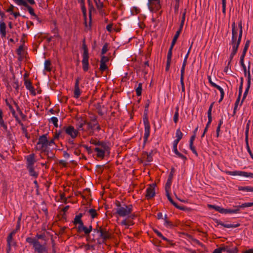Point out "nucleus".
Segmentation results:
<instances>
[{"instance_id":"obj_41","label":"nucleus","mask_w":253,"mask_h":253,"mask_svg":"<svg viewBox=\"0 0 253 253\" xmlns=\"http://www.w3.org/2000/svg\"><path fill=\"white\" fill-rule=\"evenodd\" d=\"M238 25H239V27L240 28V30H239V34L238 38V41L241 42V39H242V33H243V28H242V21H240Z\"/></svg>"},{"instance_id":"obj_47","label":"nucleus","mask_w":253,"mask_h":253,"mask_svg":"<svg viewBox=\"0 0 253 253\" xmlns=\"http://www.w3.org/2000/svg\"><path fill=\"white\" fill-rule=\"evenodd\" d=\"M245 142H246V148H247V151H248V153H249L251 157L253 158V154L252 153V152L250 149V146H249V140H245Z\"/></svg>"},{"instance_id":"obj_2","label":"nucleus","mask_w":253,"mask_h":253,"mask_svg":"<svg viewBox=\"0 0 253 253\" xmlns=\"http://www.w3.org/2000/svg\"><path fill=\"white\" fill-rule=\"evenodd\" d=\"M43 238H26V241L33 246L37 253H47L48 245Z\"/></svg>"},{"instance_id":"obj_33","label":"nucleus","mask_w":253,"mask_h":253,"mask_svg":"<svg viewBox=\"0 0 253 253\" xmlns=\"http://www.w3.org/2000/svg\"><path fill=\"white\" fill-rule=\"evenodd\" d=\"M81 9L83 12L84 21V25L85 27H87V17H86V10L85 6V4L84 5H81Z\"/></svg>"},{"instance_id":"obj_38","label":"nucleus","mask_w":253,"mask_h":253,"mask_svg":"<svg viewBox=\"0 0 253 253\" xmlns=\"http://www.w3.org/2000/svg\"><path fill=\"white\" fill-rule=\"evenodd\" d=\"M172 179L170 178H168L167 183L165 185V191H169L170 189V186L172 183Z\"/></svg>"},{"instance_id":"obj_7","label":"nucleus","mask_w":253,"mask_h":253,"mask_svg":"<svg viewBox=\"0 0 253 253\" xmlns=\"http://www.w3.org/2000/svg\"><path fill=\"white\" fill-rule=\"evenodd\" d=\"M143 121L144 125V143H145L150 135V125L148 120V113H144Z\"/></svg>"},{"instance_id":"obj_28","label":"nucleus","mask_w":253,"mask_h":253,"mask_svg":"<svg viewBox=\"0 0 253 253\" xmlns=\"http://www.w3.org/2000/svg\"><path fill=\"white\" fill-rule=\"evenodd\" d=\"M250 40H247L246 42V43H245V46H244V49H243V52H242V54L240 57V61H244V58H245V56L246 55V52L248 50V49L249 47V45H250Z\"/></svg>"},{"instance_id":"obj_13","label":"nucleus","mask_w":253,"mask_h":253,"mask_svg":"<svg viewBox=\"0 0 253 253\" xmlns=\"http://www.w3.org/2000/svg\"><path fill=\"white\" fill-rule=\"evenodd\" d=\"M225 172L230 175H240V176H243L245 177H253V173L251 172H247L246 171H239V170H235L233 171H228L226 170L225 171Z\"/></svg>"},{"instance_id":"obj_58","label":"nucleus","mask_w":253,"mask_h":253,"mask_svg":"<svg viewBox=\"0 0 253 253\" xmlns=\"http://www.w3.org/2000/svg\"><path fill=\"white\" fill-rule=\"evenodd\" d=\"M175 155H177V157L181 158L184 161L187 160V158L185 156H184L183 154H182L181 153L179 152L178 151H177V152L175 153Z\"/></svg>"},{"instance_id":"obj_30","label":"nucleus","mask_w":253,"mask_h":253,"mask_svg":"<svg viewBox=\"0 0 253 253\" xmlns=\"http://www.w3.org/2000/svg\"><path fill=\"white\" fill-rule=\"evenodd\" d=\"M88 7H89V28L91 29V10L94 8L93 5L91 3V0H87Z\"/></svg>"},{"instance_id":"obj_11","label":"nucleus","mask_w":253,"mask_h":253,"mask_svg":"<svg viewBox=\"0 0 253 253\" xmlns=\"http://www.w3.org/2000/svg\"><path fill=\"white\" fill-rule=\"evenodd\" d=\"M5 104L7 106H8L9 109L10 110L12 116L15 118L16 121L18 123V124L20 125L21 126H23V124L22 123L21 120L19 119V117H18L16 113V112L14 108H13L12 106L11 105V103L13 102H11V99L10 101H8L7 99L5 100Z\"/></svg>"},{"instance_id":"obj_24","label":"nucleus","mask_w":253,"mask_h":253,"mask_svg":"<svg viewBox=\"0 0 253 253\" xmlns=\"http://www.w3.org/2000/svg\"><path fill=\"white\" fill-rule=\"evenodd\" d=\"M24 84L26 88L28 89L33 95H36L35 89L33 86L32 83L30 81L25 80L24 82Z\"/></svg>"},{"instance_id":"obj_50","label":"nucleus","mask_w":253,"mask_h":253,"mask_svg":"<svg viewBox=\"0 0 253 253\" xmlns=\"http://www.w3.org/2000/svg\"><path fill=\"white\" fill-rule=\"evenodd\" d=\"M94 1L95 3L97 8L98 10H101L104 6L103 3L102 2H98L97 0H94Z\"/></svg>"},{"instance_id":"obj_45","label":"nucleus","mask_w":253,"mask_h":253,"mask_svg":"<svg viewBox=\"0 0 253 253\" xmlns=\"http://www.w3.org/2000/svg\"><path fill=\"white\" fill-rule=\"evenodd\" d=\"M122 224L127 226H129L130 225H133L134 222H133L132 220H131L125 219L122 221Z\"/></svg>"},{"instance_id":"obj_26","label":"nucleus","mask_w":253,"mask_h":253,"mask_svg":"<svg viewBox=\"0 0 253 253\" xmlns=\"http://www.w3.org/2000/svg\"><path fill=\"white\" fill-rule=\"evenodd\" d=\"M164 219V225L166 227L172 228L175 226L174 224L169 219L167 214L165 215Z\"/></svg>"},{"instance_id":"obj_27","label":"nucleus","mask_w":253,"mask_h":253,"mask_svg":"<svg viewBox=\"0 0 253 253\" xmlns=\"http://www.w3.org/2000/svg\"><path fill=\"white\" fill-rule=\"evenodd\" d=\"M0 34L1 38L6 36V25L3 22V20L0 21Z\"/></svg>"},{"instance_id":"obj_36","label":"nucleus","mask_w":253,"mask_h":253,"mask_svg":"<svg viewBox=\"0 0 253 253\" xmlns=\"http://www.w3.org/2000/svg\"><path fill=\"white\" fill-rule=\"evenodd\" d=\"M238 189L239 191H244L247 192H253V187L250 186H238Z\"/></svg>"},{"instance_id":"obj_16","label":"nucleus","mask_w":253,"mask_h":253,"mask_svg":"<svg viewBox=\"0 0 253 253\" xmlns=\"http://www.w3.org/2000/svg\"><path fill=\"white\" fill-rule=\"evenodd\" d=\"M148 6L149 10L153 12H156L161 8L160 0L152 1V3H148Z\"/></svg>"},{"instance_id":"obj_52","label":"nucleus","mask_w":253,"mask_h":253,"mask_svg":"<svg viewBox=\"0 0 253 253\" xmlns=\"http://www.w3.org/2000/svg\"><path fill=\"white\" fill-rule=\"evenodd\" d=\"M250 121H249L248 123L247 124L245 131V140H249V123Z\"/></svg>"},{"instance_id":"obj_48","label":"nucleus","mask_w":253,"mask_h":253,"mask_svg":"<svg viewBox=\"0 0 253 253\" xmlns=\"http://www.w3.org/2000/svg\"><path fill=\"white\" fill-rule=\"evenodd\" d=\"M253 206V203H245L241 205L238 206V207L241 208H244L246 207H250Z\"/></svg>"},{"instance_id":"obj_51","label":"nucleus","mask_w":253,"mask_h":253,"mask_svg":"<svg viewBox=\"0 0 253 253\" xmlns=\"http://www.w3.org/2000/svg\"><path fill=\"white\" fill-rule=\"evenodd\" d=\"M108 44L107 42L104 44V45L103 46V47L102 48V50H101V54L102 55H104V54H105L106 53V52L108 50Z\"/></svg>"},{"instance_id":"obj_39","label":"nucleus","mask_w":253,"mask_h":253,"mask_svg":"<svg viewBox=\"0 0 253 253\" xmlns=\"http://www.w3.org/2000/svg\"><path fill=\"white\" fill-rule=\"evenodd\" d=\"M142 90V84L140 83L138 84V86L136 87L135 90L137 96H140L141 95Z\"/></svg>"},{"instance_id":"obj_57","label":"nucleus","mask_w":253,"mask_h":253,"mask_svg":"<svg viewBox=\"0 0 253 253\" xmlns=\"http://www.w3.org/2000/svg\"><path fill=\"white\" fill-rule=\"evenodd\" d=\"M240 62L241 66L242 67V68L244 70L245 76H247V75L248 76V72H247L246 66L244 64V61H240Z\"/></svg>"},{"instance_id":"obj_20","label":"nucleus","mask_w":253,"mask_h":253,"mask_svg":"<svg viewBox=\"0 0 253 253\" xmlns=\"http://www.w3.org/2000/svg\"><path fill=\"white\" fill-rule=\"evenodd\" d=\"M166 196L169 200V201L170 202V203L174 206L176 208L185 211L186 208L184 206H179L177 205L176 203H175L172 199L171 196H170L169 191H166Z\"/></svg>"},{"instance_id":"obj_15","label":"nucleus","mask_w":253,"mask_h":253,"mask_svg":"<svg viewBox=\"0 0 253 253\" xmlns=\"http://www.w3.org/2000/svg\"><path fill=\"white\" fill-rule=\"evenodd\" d=\"M248 81H247V86L246 88V90H245V91L244 92V95H243V98H242V101H241V105L242 104V103H243V102L244 101V100L245 99L248 93V92H249V89H250V86H251V73H250V62H249V65H248Z\"/></svg>"},{"instance_id":"obj_40","label":"nucleus","mask_w":253,"mask_h":253,"mask_svg":"<svg viewBox=\"0 0 253 253\" xmlns=\"http://www.w3.org/2000/svg\"><path fill=\"white\" fill-rule=\"evenodd\" d=\"M179 108L178 107H176L175 108V112L173 116V121L176 124L178 121V117H179Z\"/></svg>"},{"instance_id":"obj_32","label":"nucleus","mask_w":253,"mask_h":253,"mask_svg":"<svg viewBox=\"0 0 253 253\" xmlns=\"http://www.w3.org/2000/svg\"><path fill=\"white\" fill-rule=\"evenodd\" d=\"M81 9L83 12L84 21V25L85 27H87V17H86V10L85 6V4L84 5H81Z\"/></svg>"},{"instance_id":"obj_4","label":"nucleus","mask_w":253,"mask_h":253,"mask_svg":"<svg viewBox=\"0 0 253 253\" xmlns=\"http://www.w3.org/2000/svg\"><path fill=\"white\" fill-rule=\"evenodd\" d=\"M115 204L117 207L116 214L120 217H125L129 215L132 211L133 206L131 204H121L119 201H116Z\"/></svg>"},{"instance_id":"obj_44","label":"nucleus","mask_w":253,"mask_h":253,"mask_svg":"<svg viewBox=\"0 0 253 253\" xmlns=\"http://www.w3.org/2000/svg\"><path fill=\"white\" fill-rule=\"evenodd\" d=\"M0 126L2 127L5 131H7V126L6 124L5 123L3 119V116L0 117Z\"/></svg>"},{"instance_id":"obj_49","label":"nucleus","mask_w":253,"mask_h":253,"mask_svg":"<svg viewBox=\"0 0 253 253\" xmlns=\"http://www.w3.org/2000/svg\"><path fill=\"white\" fill-rule=\"evenodd\" d=\"M179 142L178 140H174L173 142V151L174 153L178 151L177 149V146Z\"/></svg>"},{"instance_id":"obj_61","label":"nucleus","mask_w":253,"mask_h":253,"mask_svg":"<svg viewBox=\"0 0 253 253\" xmlns=\"http://www.w3.org/2000/svg\"><path fill=\"white\" fill-rule=\"evenodd\" d=\"M214 104V102H213L210 105L209 110L208 111V116H211V111H212V109Z\"/></svg>"},{"instance_id":"obj_62","label":"nucleus","mask_w":253,"mask_h":253,"mask_svg":"<svg viewBox=\"0 0 253 253\" xmlns=\"http://www.w3.org/2000/svg\"><path fill=\"white\" fill-rule=\"evenodd\" d=\"M58 163H59V164L60 165L62 166L63 167H64V168L67 167L68 163L65 161L61 160L59 161Z\"/></svg>"},{"instance_id":"obj_34","label":"nucleus","mask_w":253,"mask_h":253,"mask_svg":"<svg viewBox=\"0 0 253 253\" xmlns=\"http://www.w3.org/2000/svg\"><path fill=\"white\" fill-rule=\"evenodd\" d=\"M7 242L8 246L7 253H9L11 247L15 245V242L14 241V238H7Z\"/></svg>"},{"instance_id":"obj_31","label":"nucleus","mask_w":253,"mask_h":253,"mask_svg":"<svg viewBox=\"0 0 253 253\" xmlns=\"http://www.w3.org/2000/svg\"><path fill=\"white\" fill-rule=\"evenodd\" d=\"M208 207L214 209L215 211L219 212L221 213H225V211H226V209L222 208L218 206L209 205Z\"/></svg>"},{"instance_id":"obj_18","label":"nucleus","mask_w":253,"mask_h":253,"mask_svg":"<svg viewBox=\"0 0 253 253\" xmlns=\"http://www.w3.org/2000/svg\"><path fill=\"white\" fill-rule=\"evenodd\" d=\"M18 5H22L26 7L29 13L33 16H36V14L34 12V9L30 6L28 3L24 0H20L17 3Z\"/></svg>"},{"instance_id":"obj_60","label":"nucleus","mask_w":253,"mask_h":253,"mask_svg":"<svg viewBox=\"0 0 253 253\" xmlns=\"http://www.w3.org/2000/svg\"><path fill=\"white\" fill-rule=\"evenodd\" d=\"M185 67L182 66L180 73V80H184Z\"/></svg>"},{"instance_id":"obj_63","label":"nucleus","mask_w":253,"mask_h":253,"mask_svg":"<svg viewBox=\"0 0 253 253\" xmlns=\"http://www.w3.org/2000/svg\"><path fill=\"white\" fill-rule=\"evenodd\" d=\"M100 142V141H97V140L95 139H93V138H91L90 140V143L91 144H94L96 146H98L99 145V143Z\"/></svg>"},{"instance_id":"obj_17","label":"nucleus","mask_w":253,"mask_h":253,"mask_svg":"<svg viewBox=\"0 0 253 253\" xmlns=\"http://www.w3.org/2000/svg\"><path fill=\"white\" fill-rule=\"evenodd\" d=\"M81 78L80 77H77L74 86V97L78 98L81 94V91L79 87L80 82Z\"/></svg>"},{"instance_id":"obj_64","label":"nucleus","mask_w":253,"mask_h":253,"mask_svg":"<svg viewBox=\"0 0 253 253\" xmlns=\"http://www.w3.org/2000/svg\"><path fill=\"white\" fill-rule=\"evenodd\" d=\"M23 50V45H21L19 46L18 48L16 50V53L18 55H21V52Z\"/></svg>"},{"instance_id":"obj_25","label":"nucleus","mask_w":253,"mask_h":253,"mask_svg":"<svg viewBox=\"0 0 253 253\" xmlns=\"http://www.w3.org/2000/svg\"><path fill=\"white\" fill-rule=\"evenodd\" d=\"M241 42L238 41V43L236 46L234 45L232 46V52L230 55V58L229 59L228 62H231L234 56L235 55V54L237 53L238 49L239 48V46Z\"/></svg>"},{"instance_id":"obj_22","label":"nucleus","mask_w":253,"mask_h":253,"mask_svg":"<svg viewBox=\"0 0 253 253\" xmlns=\"http://www.w3.org/2000/svg\"><path fill=\"white\" fill-rule=\"evenodd\" d=\"M98 146H99L100 148H102L103 151L106 152L108 155L110 154V148L109 146H108V143H107L105 141H100L99 143Z\"/></svg>"},{"instance_id":"obj_37","label":"nucleus","mask_w":253,"mask_h":253,"mask_svg":"<svg viewBox=\"0 0 253 253\" xmlns=\"http://www.w3.org/2000/svg\"><path fill=\"white\" fill-rule=\"evenodd\" d=\"M219 224L221 225L223 227H226V228H235V227H237L240 226V224H239V223L236 224H229V223H225H225H220Z\"/></svg>"},{"instance_id":"obj_9","label":"nucleus","mask_w":253,"mask_h":253,"mask_svg":"<svg viewBox=\"0 0 253 253\" xmlns=\"http://www.w3.org/2000/svg\"><path fill=\"white\" fill-rule=\"evenodd\" d=\"M63 130L65 131L67 134L70 135L72 139L76 138L79 133L78 130L76 129L74 127L71 125L64 126L63 127Z\"/></svg>"},{"instance_id":"obj_56","label":"nucleus","mask_w":253,"mask_h":253,"mask_svg":"<svg viewBox=\"0 0 253 253\" xmlns=\"http://www.w3.org/2000/svg\"><path fill=\"white\" fill-rule=\"evenodd\" d=\"M109 60V57L105 56L104 55H102L101 58L100 60V63H106Z\"/></svg>"},{"instance_id":"obj_10","label":"nucleus","mask_w":253,"mask_h":253,"mask_svg":"<svg viewBox=\"0 0 253 253\" xmlns=\"http://www.w3.org/2000/svg\"><path fill=\"white\" fill-rule=\"evenodd\" d=\"M176 39L173 38L172 42L171 43L169 49L168 55H167V65L166 67V71H168L169 69V67L171 63V59L172 57V51L174 45L177 41Z\"/></svg>"},{"instance_id":"obj_21","label":"nucleus","mask_w":253,"mask_h":253,"mask_svg":"<svg viewBox=\"0 0 253 253\" xmlns=\"http://www.w3.org/2000/svg\"><path fill=\"white\" fill-rule=\"evenodd\" d=\"M42 152H44L45 155L47 157V162L48 163L49 161L53 160L55 158V155L49 149L47 148L45 150L42 151Z\"/></svg>"},{"instance_id":"obj_8","label":"nucleus","mask_w":253,"mask_h":253,"mask_svg":"<svg viewBox=\"0 0 253 253\" xmlns=\"http://www.w3.org/2000/svg\"><path fill=\"white\" fill-rule=\"evenodd\" d=\"M47 134L40 136L38 139L36 148L37 150L42 151L47 148Z\"/></svg>"},{"instance_id":"obj_54","label":"nucleus","mask_w":253,"mask_h":253,"mask_svg":"<svg viewBox=\"0 0 253 253\" xmlns=\"http://www.w3.org/2000/svg\"><path fill=\"white\" fill-rule=\"evenodd\" d=\"M108 68L106 63H100L99 70L102 72H104Z\"/></svg>"},{"instance_id":"obj_12","label":"nucleus","mask_w":253,"mask_h":253,"mask_svg":"<svg viewBox=\"0 0 253 253\" xmlns=\"http://www.w3.org/2000/svg\"><path fill=\"white\" fill-rule=\"evenodd\" d=\"M238 29L237 28L235 23L234 22L232 24V40L231 44L232 46H236L238 43L237 34Z\"/></svg>"},{"instance_id":"obj_1","label":"nucleus","mask_w":253,"mask_h":253,"mask_svg":"<svg viewBox=\"0 0 253 253\" xmlns=\"http://www.w3.org/2000/svg\"><path fill=\"white\" fill-rule=\"evenodd\" d=\"M83 216V214L80 213L76 215L74 219L73 224L75 225L78 233H84L85 235H89L91 231H93L94 233L92 235L93 236L97 235L99 237H110L107 229L102 228L101 226L97 225L95 228L92 229L91 225L88 227L84 226L82 219Z\"/></svg>"},{"instance_id":"obj_43","label":"nucleus","mask_w":253,"mask_h":253,"mask_svg":"<svg viewBox=\"0 0 253 253\" xmlns=\"http://www.w3.org/2000/svg\"><path fill=\"white\" fill-rule=\"evenodd\" d=\"M88 213L91 216L92 218H94L98 215L96 211L94 209H91L88 210Z\"/></svg>"},{"instance_id":"obj_6","label":"nucleus","mask_w":253,"mask_h":253,"mask_svg":"<svg viewBox=\"0 0 253 253\" xmlns=\"http://www.w3.org/2000/svg\"><path fill=\"white\" fill-rule=\"evenodd\" d=\"M89 120L91 121H93L94 123L92 124L91 122H87L86 120L84 121L83 122L80 123L78 125H77V130H78V131L80 130H83V126L86 124L87 126V129H93L95 127V126L97 124V117L93 114H91V116L89 117Z\"/></svg>"},{"instance_id":"obj_59","label":"nucleus","mask_w":253,"mask_h":253,"mask_svg":"<svg viewBox=\"0 0 253 253\" xmlns=\"http://www.w3.org/2000/svg\"><path fill=\"white\" fill-rule=\"evenodd\" d=\"M230 64H231V62H228L227 65L224 69V72L227 74H228L229 73V69H230V68H231Z\"/></svg>"},{"instance_id":"obj_19","label":"nucleus","mask_w":253,"mask_h":253,"mask_svg":"<svg viewBox=\"0 0 253 253\" xmlns=\"http://www.w3.org/2000/svg\"><path fill=\"white\" fill-rule=\"evenodd\" d=\"M21 217L22 215L21 214L18 218L15 228L9 234L7 237H13V236H15L16 234L20 231L21 227Z\"/></svg>"},{"instance_id":"obj_29","label":"nucleus","mask_w":253,"mask_h":253,"mask_svg":"<svg viewBox=\"0 0 253 253\" xmlns=\"http://www.w3.org/2000/svg\"><path fill=\"white\" fill-rule=\"evenodd\" d=\"M94 151L97 152V157L101 159L104 158L105 156V154L106 153V152L103 151L102 148H100L98 147H95L94 148Z\"/></svg>"},{"instance_id":"obj_3","label":"nucleus","mask_w":253,"mask_h":253,"mask_svg":"<svg viewBox=\"0 0 253 253\" xmlns=\"http://www.w3.org/2000/svg\"><path fill=\"white\" fill-rule=\"evenodd\" d=\"M26 160V168L31 176L37 178L39 176V172L36 170V166H35L37 161L36 155L34 153H31L25 157Z\"/></svg>"},{"instance_id":"obj_5","label":"nucleus","mask_w":253,"mask_h":253,"mask_svg":"<svg viewBox=\"0 0 253 253\" xmlns=\"http://www.w3.org/2000/svg\"><path fill=\"white\" fill-rule=\"evenodd\" d=\"M83 49L84 50V52L83 54V60L82 61V65H83V70L84 72H87L88 70L89 67V63H88V59H89V54L88 48L85 44V39H84L83 40Z\"/></svg>"},{"instance_id":"obj_35","label":"nucleus","mask_w":253,"mask_h":253,"mask_svg":"<svg viewBox=\"0 0 253 253\" xmlns=\"http://www.w3.org/2000/svg\"><path fill=\"white\" fill-rule=\"evenodd\" d=\"M214 87H215V88H217L218 90H219V92H220V98L219 99V100L218 101V102L220 103L222 101V100L224 98V91L223 88L222 87H221L220 86L218 85L217 84L215 85Z\"/></svg>"},{"instance_id":"obj_42","label":"nucleus","mask_w":253,"mask_h":253,"mask_svg":"<svg viewBox=\"0 0 253 253\" xmlns=\"http://www.w3.org/2000/svg\"><path fill=\"white\" fill-rule=\"evenodd\" d=\"M50 61L49 60H45L44 62V70L48 72H50L51 71V68L50 67Z\"/></svg>"},{"instance_id":"obj_14","label":"nucleus","mask_w":253,"mask_h":253,"mask_svg":"<svg viewBox=\"0 0 253 253\" xmlns=\"http://www.w3.org/2000/svg\"><path fill=\"white\" fill-rule=\"evenodd\" d=\"M156 186V183L150 184L146 189L145 197L147 200L150 199L155 196V188Z\"/></svg>"},{"instance_id":"obj_23","label":"nucleus","mask_w":253,"mask_h":253,"mask_svg":"<svg viewBox=\"0 0 253 253\" xmlns=\"http://www.w3.org/2000/svg\"><path fill=\"white\" fill-rule=\"evenodd\" d=\"M11 102H13V104L15 105L16 110L18 112V113L19 114L20 116L21 117V118L23 120L25 121L27 118V116L26 115L24 114L20 108L19 106L18 105V103L14 101L13 99H11Z\"/></svg>"},{"instance_id":"obj_46","label":"nucleus","mask_w":253,"mask_h":253,"mask_svg":"<svg viewBox=\"0 0 253 253\" xmlns=\"http://www.w3.org/2000/svg\"><path fill=\"white\" fill-rule=\"evenodd\" d=\"M183 136V133L180 131L179 128L177 129L176 131V137L177 138L175 140H178V141H180V140L182 139Z\"/></svg>"},{"instance_id":"obj_53","label":"nucleus","mask_w":253,"mask_h":253,"mask_svg":"<svg viewBox=\"0 0 253 253\" xmlns=\"http://www.w3.org/2000/svg\"><path fill=\"white\" fill-rule=\"evenodd\" d=\"M58 119L56 117H52L51 118V122L52 123L55 127H58Z\"/></svg>"},{"instance_id":"obj_55","label":"nucleus","mask_w":253,"mask_h":253,"mask_svg":"<svg viewBox=\"0 0 253 253\" xmlns=\"http://www.w3.org/2000/svg\"><path fill=\"white\" fill-rule=\"evenodd\" d=\"M63 131V130L62 129V130H60L59 132H56L53 138L54 139H58L60 136L62 137Z\"/></svg>"}]
</instances>
